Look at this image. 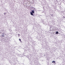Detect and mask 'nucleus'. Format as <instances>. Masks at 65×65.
<instances>
[{
  "label": "nucleus",
  "instance_id": "obj_1",
  "mask_svg": "<svg viewBox=\"0 0 65 65\" xmlns=\"http://www.w3.org/2000/svg\"><path fill=\"white\" fill-rule=\"evenodd\" d=\"M32 12H30V14L31 15H33V13H34V10H32V11H31Z\"/></svg>",
  "mask_w": 65,
  "mask_h": 65
},
{
  "label": "nucleus",
  "instance_id": "obj_2",
  "mask_svg": "<svg viewBox=\"0 0 65 65\" xmlns=\"http://www.w3.org/2000/svg\"><path fill=\"white\" fill-rule=\"evenodd\" d=\"M2 37H4V34H2Z\"/></svg>",
  "mask_w": 65,
  "mask_h": 65
},
{
  "label": "nucleus",
  "instance_id": "obj_3",
  "mask_svg": "<svg viewBox=\"0 0 65 65\" xmlns=\"http://www.w3.org/2000/svg\"><path fill=\"white\" fill-rule=\"evenodd\" d=\"M52 63H55V61H52Z\"/></svg>",
  "mask_w": 65,
  "mask_h": 65
},
{
  "label": "nucleus",
  "instance_id": "obj_4",
  "mask_svg": "<svg viewBox=\"0 0 65 65\" xmlns=\"http://www.w3.org/2000/svg\"><path fill=\"white\" fill-rule=\"evenodd\" d=\"M58 31H56V34H58Z\"/></svg>",
  "mask_w": 65,
  "mask_h": 65
},
{
  "label": "nucleus",
  "instance_id": "obj_5",
  "mask_svg": "<svg viewBox=\"0 0 65 65\" xmlns=\"http://www.w3.org/2000/svg\"><path fill=\"white\" fill-rule=\"evenodd\" d=\"M19 41H20V42L21 41V39H19Z\"/></svg>",
  "mask_w": 65,
  "mask_h": 65
},
{
  "label": "nucleus",
  "instance_id": "obj_6",
  "mask_svg": "<svg viewBox=\"0 0 65 65\" xmlns=\"http://www.w3.org/2000/svg\"><path fill=\"white\" fill-rule=\"evenodd\" d=\"M6 14V13H4V15H5V14Z\"/></svg>",
  "mask_w": 65,
  "mask_h": 65
},
{
  "label": "nucleus",
  "instance_id": "obj_7",
  "mask_svg": "<svg viewBox=\"0 0 65 65\" xmlns=\"http://www.w3.org/2000/svg\"><path fill=\"white\" fill-rule=\"evenodd\" d=\"M18 35L19 37H20V34H18Z\"/></svg>",
  "mask_w": 65,
  "mask_h": 65
},
{
  "label": "nucleus",
  "instance_id": "obj_8",
  "mask_svg": "<svg viewBox=\"0 0 65 65\" xmlns=\"http://www.w3.org/2000/svg\"><path fill=\"white\" fill-rule=\"evenodd\" d=\"M63 18H65V17L63 16Z\"/></svg>",
  "mask_w": 65,
  "mask_h": 65
}]
</instances>
